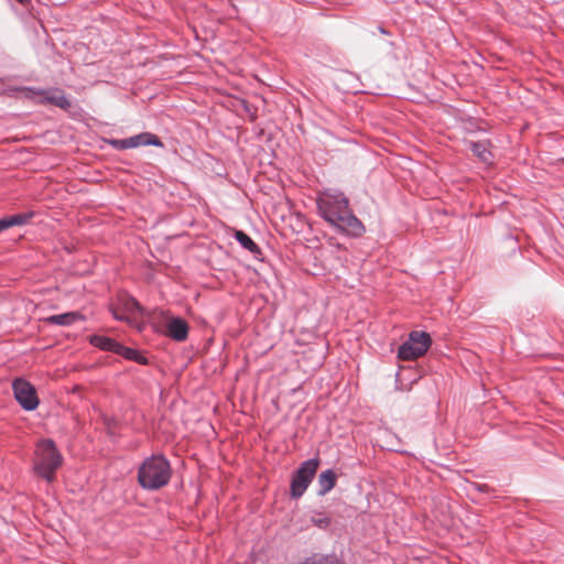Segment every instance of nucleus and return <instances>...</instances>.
I'll return each instance as SVG.
<instances>
[{"label": "nucleus", "mask_w": 564, "mask_h": 564, "mask_svg": "<svg viewBox=\"0 0 564 564\" xmlns=\"http://www.w3.org/2000/svg\"><path fill=\"white\" fill-rule=\"evenodd\" d=\"M319 215L333 227L351 236L365 231L361 221L349 209L348 199L340 192L324 191L317 197Z\"/></svg>", "instance_id": "nucleus-1"}, {"label": "nucleus", "mask_w": 564, "mask_h": 564, "mask_svg": "<svg viewBox=\"0 0 564 564\" xmlns=\"http://www.w3.org/2000/svg\"><path fill=\"white\" fill-rule=\"evenodd\" d=\"M171 478V467L161 455L147 458L139 468L138 480L141 487L155 490L165 486Z\"/></svg>", "instance_id": "nucleus-2"}, {"label": "nucleus", "mask_w": 564, "mask_h": 564, "mask_svg": "<svg viewBox=\"0 0 564 564\" xmlns=\"http://www.w3.org/2000/svg\"><path fill=\"white\" fill-rule=\"evenodd\" d=\"M63 457L51 440L37 443L34 452V471L46 481L55 479L56 470L62 466Z\"/></svg>", "instance_id": "nucleus-3"}, {"label": "nucleus", "mask_w": 564, "mask_h": 564, "mask_svg": "<svg viewBox=\"0 0 564 564\" xmlns=\"http://www.w3.org/2000/svg\"><path fill=\"white\" fill-rule=\"evenodd\" d=\"M111 312L116 319L123 321L129 325L137 327L139 330L144 326V322L142 321L144 310L133 297H130L127 294L118 296Z\"/></svg>", "instance_id": "nucleus-4"}, {"label": "nucleus", "mask_w": 564, "mask_h": 564, "mask_svg": "<svg viewBox=\"0 0 564 564\" xmlns=\"http://www.w3.org/2000/svg\"><path fill=\"white\" fill-rule=\"evenodd\" d=\"M431 346V337L425 332H411L409 339L404 341L398 351V357L402 360H414L423 356Z\"/></svg>", "instance_id": "nucleus-5"}, {"label": "nucleus", "mask_w": 564, "mask_h": 564, "mask_svg": "<svg viewBox=\"0 0 564 564\" xmlns=\"http://www.w3.org/2000/svg\"><path fill=\"white\" fill-rule=\"evenodd\" d=\"M318 466L319 460L317 458H311L301 464L291 481V496L293 498H300L303 496L315 476Z\"/></svg>", "instance_id": "nucleus-6"}, {"label": "nucleus", "mask_w": 564, "mask_h": 564, "mask_svg": "<svg viewBox=\"0 0 564 564\" xmlns=\"http://www.w3.org/2000/svg\"><path fill=\"white\" fill-rule=\"evenodd\" d=\"M18 403L26 411H33L39 405L35 388L24 379H15L12 383Z\"/></svg>", "instance_id": "nucleus-7"}, {"label": "nucleus", "mask_w": 564, "mask_h": 564, "mask_svg": "<svg viewBox=\"0 0 564 564\" xmlns=\"http://www.w3.org/2000/svg\"><path fill=\"white\" fill-rule=\"evenodd\" d=\"M25 96L28 98L34 99L40 104H53L59 108L66 109L70 106V102L65 97V95L57 90H47V91H35L33 89H24Z\"/></svg>", "instance_id": "nucleus-8"}, {"label": "nucleus", "mask_w": 564, "mask_h": 564, "mask_svg": "<svg viewBox=\"0 0 564 564\" xmlns=\"http://www.w3.org/2000/svg\"><path fill=\"white\" fill-rule=\"evenodd\" d=\"M166 334L177 341H183L187 338L188 326L183 318L172 317L166 324Z\"/></svg>", "instance_id": "nucleus-9"}, {"label": "nucleus", "mask_w": 564, "mask_h": 564, "mask_svg": "<svg viewBox=\"0 0 564 564\" xmlns=\"http://www.w3.org/2000/svg\"><path fill=\"white\" fill-rule=\"evenodd\" d=\"M85 317L79 312H67L57 315H51L44 318V322L52 325L69 326L76 322L84 321Z\"/></svg>", "instance_id": "nucleus-10"}, {"label": "nucleus", "mask_w": 564, "mask_h": 564, "mask_svg": "<svg viewBox=\"0 0 564 564\" xmlns=\"http://www.w3.org/2000/svg\"><path fill=\"white\" fill-rule=\"evenodd\" d=\"M336 474L333 469H326L318 476V495L324 496L329 492L336 485Z\"/></svg>", "instance_id": "nucleus-11"}, {"label": "nucleus", "mask_w": 564, "mask_h": 564, "mask_svg": "<svg viewBox=\"0 0 564 564\" xmlns=\"http://www.w3.org/2000/svg\"><path fill=\"white\" fill-rule=\"evenodd\" d=\"M133 142V148L140 147V145H154L162 148L163 143L162 141L153 133L150 132H142L137 135L131 137Z\"/></svg>", "instance_id": "nucleus-12"}, {"label": "nucleus", "mask_w": 564, "mask_h": 564, "mask_svg": "<svg viewBox=\"0 0 564 564\" xmlns=\"http://www.w3.org/2000/svg\"><path fill=\"white\" fill-rule=\"evenodd\" d=\"M90 344L94 345L95 347H98L102 350H107V351H119L120 349V344L117 343L116 340L109 338V337H106V336H99V335H94L91 336L90 338Z\"/></svg>", "instance_id": "nucleus-13"}, {"label": "nucleus", "mask_w": 564, "mask_h": 564, "mask_svg": "<svg viewBox=\"0 0 564 564\" xmlns=\"http://www.w3.org/2000/svg\"><path fill=\"white\" fill-rule=\"evenodd\" d=\"M32 216V213L15 214L4 217L3 220L6 223L7 229H9L14 226H23L28 224Z\"/></svg>", "instance_id": "nucleus-14"}, {"label": "nucleus", "mask_w": 564, "mask_h": 564, "mask_svg": "<svg viewBox=\"0 0 564 564\" xmlns=\"http://www.w3.org/2000/svg\"><path fill=\"white\" fill-rule=\"evenodd\" d=\"M235 238L245 249L249 250L250 252H259V247L257 246V243L243 231L236 230Z\"/></svg>", "instance_id": "nucleus-15"}, {"label": "nucleus", "mask_w": 564, "mask_h": 564, "mask_svg": "<svg viewBox=\"0 0 564 564\" xmlns=\"http://www.w3.org/2000/svg\"><path fill=\"white\" fill-rule=\"evenodd\" d=\"M473 153L478 156L482 162L489 163L491 161V153L485 143L473 142L470 145Z\"/></svg>", "instance_id": "nucleus-16"}, {"label": "nucleus", "mask_w": 564, "mask_h": 564, "mask_svg": "<svg viewBox=\"0 0 564 564\" xmlns=\"http://www.w3.org/2000/svg\"><path fill=\"white\" fill-rule=\"evenodd\" d=\"M117 352L122 355L127 359L135 360V361H138L140 364H144L145 362V359L143 357H141L139 351L135 350V349L123 347L122 345H120V349Z\"/></svg>", "instance_id": "nucleus-17"}, {"label": "nucleus", "mask_w": 564, "mask_h": 564, "mask_svg": "<svg viewBox=\"0 0 564 564\" xmlns=\"http://www.w3.org/2000/svg\"><path fill=\"white\" fill-rule=\"evenodd\" d=\"M311 522L321 529H326L330 524V519L324 514H314L311 518Z\"/></svg>", "instance_id": "nucleus-18"}, {"label": "nucleus", "mask_w": 564, "mask_h": 564, "mask_svg": "<svg viewBox=\"0 0 564 564\" xmlns=\"http://www.w3.org/2000/svg\"><path fill=\"white\" fill-rule=\"evenodd\" d=\"M113 144L118 149H132L133 148V142H132L131 137L127 138V139L116 140V141H113Z\"/></svg>", "instance_id": "nucleus-19"}, {"label": "nucleus", "mask_w": 564, "mask_h": 564, "mask_svg": "<svg viewBox=\"0 0 564 564\" xmlns=\"http://www.w3.org/2000/svg\"><path fill=\"white\" fill-rule=\"evenodd\" d=\"M3 230H7V227H6V223L3 220V218L0 219V232H2Z\"/></svg>", "instance_id": "nucleus-20"}, {"label": "nucleus", "mask_w": 564, "mask_h": 564, "mask_svg": "<svg viewBox=\"0 0 564 564\" xmlns=\"http://www.w3.org/2000/svg\"><path fill=\"white\" fill-rule=\"evenodd\" d=\"M20 3H26L29 0H18Z\"/></svg>", "instance_id": "nucleus-21"}]
</instances>
